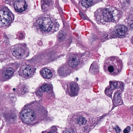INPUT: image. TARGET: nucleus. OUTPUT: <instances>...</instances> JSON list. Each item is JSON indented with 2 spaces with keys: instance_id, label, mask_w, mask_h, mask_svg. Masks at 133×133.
Here are the masks:
<instances>
[{
  "instance_id": "f257e3e1",
  "label": "nucleus",
  "mask_w": 133,
  "mask_h": 133,
  "mask_svg": "<svg viewBox=\"0 0 133 133\" xmlns=\"http://www.w3.org/2000/svg\"><path fill=\"white\" fill-rule=\"evenodd\" d=\"M41 100L38 101H33L28 104L25 105L24 108L22 109L19 116V119L21 120L24 123H26L30 125H34L37 122L35 121V113L33 110L28 108V105H32L34 108H36L42 111L41 107Z\"/></svg>"
},
{
  "instance_id": "f03ea898",
  "label": "nucleus",
  "mask_w": 133,
  "mask_h": 133,
  "mask_svg": "<svg viewBox=\"0 0 133 133\" xmlns=\"http://www.w3.org/2000/svg\"><path fill=\"white\" fill-rule=\"evenodd\" d=\"M2 14V17L0 15V23L3 26L6 27L11 25V23L14 20V16L7 7H3L0 10V14Z\"/></svg>"
},
{
  "instance_id": "7ed1b4c3",
  "label": "nucleus",
  "mask_w": 133,
  "mask_h": 133,
  "mask_svg": "<svg viewBox=\"0 0 133 133\" xmlns=\"http://www.w3.org/2000/svg\"><path fill=\"white\" fill-rule=\"evenodd\" d=\"M109 9H98L95 12L94 16L97 23L103 24L104 22H108Z\"/></svg>"
},
{
  "instance_id": "20e7f679",
  "label": "nucleus",
  "mask_w": 133,
  "mask_h": 133,
  "mask_svg": "<svg viewBox=\"0 0 133 133\" xmlns=\"http://www.w3.org/2000/svg\"><path fill=\"white\" fill-rule=\"evenodd\" d=\"M63 87L66 93L70 97H74L77 95L79 88L77 83L72 82L69 84H65L64 87L63 86Z\"/></svg>"
},
{
  "instance_id": "39448f33",
  "label": "nucleus",
  "mask_w": 133,
  "mask_h": 133,
  "mask_svg": "<svg viewBox=\"0 0 133 133\" xmlns=\"http://www.w3.org/2000/svg\"><path fill=\"white\" fill-rule=\"evenodd\" d=\"M128 28L123 25H117L114 28V31L112 32L110 36L112 38H115L117 36L120 38H122L126 34Z\"/></svg>"
},
{
  "instance_id": "423d86ee",
  "label": "nucleus",
  "mask_w": 133,
  "mask_h": 133,
  "mask_svg": "<svg viewBox=\"0 0 133 133\" xmlns=\"http://www.w3.org/2000/svg\"><path fill=\"white\" fill-rule=\"evenodd\" d=\"M3 116L6 121L10 122L16 121L17 117L16 114L14 112H9L8 108L4 107L2 108Z\"/></svg>"
},
{
  "instance_id": "0eeeda50",
  "label": "nucleus",
  "mask_w": 133,
  "mask_h": 133,
  "mask_svg": "<svg viewBox=\"0 0 133 133\" xmlns=\"http://www.w3.org/2000/svg\"><path fill=\"white\" fill-rule=\"evenodd\" d=\"M45 53L46 54L42 55V61H43L45 63H48L49 62L54 61L56 59L63 57L64 55V54H62L57 56L56 54H54L51 51L48 52L47 51Z\"/></svg>"
},
{
  "instance_id": "6e6552de",
  "label": "nucleus",
  "mask_w": 133,
  "mask_h": 133,
  "mask_svg": "<svg viewBox=\"0 0 133 133\" xmlns=\"http://www.w3.org/2000/svg\"><path fill=\"white\" fill-rule=\"evenodd\" d=\"M109 14L108 18V22L114 21H117L119 20L122 17L123 12L121 11L115 10L111 12L109 9Z\"/></svg>"
},
{
  "instance_id": "1a4fd4ad",
  "label": "nucleus",
  "mask_w": 133,
  "mask_h": 133,
  "mask_svg": "<svg viewBox=\"0 0 133 133\" xmlns=\"http://www.w3.org/2000/svg\"><path fill=\"white\" fill-rule=\"evenodd\" d=\"M105 64L108 65H114L118 73L121 71L122 67V62L121 61H118L116 57H111L108 58L105 61Z\"/></svg>"
},
{
  "instance_id": "9d476101",
  "label": "nucleus",
  "mask_w": 133,
  "mask_h": 133,
  "mask_svg": "<svg viewBox=\"0 0 133 133\" xmlns=\"http://www.w3.org/2000/svg\"><path fill=\"white\" fill-rule=\"evenodd\" d=\"M26 47V45L25 43L19 45L16 49L12 50L13 55L18 59L20 58L24 54Z\"/></svg>"
},
{
  "instance_id": "9b49d317",
  "label": "nucleus",
  "mask_w": 133,
  "mask_h": 133,
  "mask_svg": "<svg viewBox=\"0 0 133 133\" xmlns=\"http://www.w3.org/2000/svg\"><path fill=\"white\" fill-rule=\"evenodd\" d=\"M68 63L69 67L76 70L78 66L80 63V60L77 55L73 54L70 56L68 60Z\"/></svg>"
},
{
  "instance_id": "f8f14e48",
  "label": "nucleus",
  "mask_w": 133,
  "mask_h": 133,
  "mask_svg": "<svg viewBox=\"0 0 133 133\" xmlns=\"http://www.w3.org/2000/svg\"><path fill=\"white\" fill-rule=\"evenodd\" d=\"M36 69L35 68L27 66L22 70L23 77L25 78H29L32 77L35 72Z\"/></svg>"
},
{
  "instance_id": "ddd939ff",
  "label": "nucleus",
  "mask_w": 133,
  "mask_h": 133,
  "mask_svg": "<svg viewBox=\"0 0 133 133\" xmlns=\"http://www.w3.org/2000/svg\"><path fill=\"white\" fill-rule=\"evenodd\" d=\"M116 81H109L110 85L105 90V94L110 98H112V90L114 89H116Z\"/></svg>"
},
{
  "instance_id": "4468645a",
  "label": "nucleus",
  "mask_w": 133,
  "mask_h": 133,
  "mask_svg": "<svg viewBox=\"0 0 133 133\" xmlns=\"http://www.w3.org/2000/svg\"><path fill=\"white\" fill-rule=\"evenodd\" d=\"M121 92L119 90L116 91L114 93L113 97V104L115 106L121 105L122 103L121 97Z\"/></svg>"
},
{
  "instance_id": "2eb2a0df",
  "label": "nucleus",
  "mask_w": 133,
  "mask_h": 133,
  "mask_svg": "<svg viewBox=\"0 0 133 133\" xmlns=\"http://www.w3.org/2000/svg\"><path fill=\"white\" fill-rule=\"evenodd\" d=\"M70 72L69 66L67 64H63L60 66L58 72L61 76H65L69 74Z\"/></svg>"
},
{
  "instance_id": "dca6fc26",
  "label": "nucleus",
  "mask_w": 133,
  "mask_h": 133,
  "mask_svg": "<svg viewBox=\"0 0 133 133\" xmlns=\"http://www.w3.org/2000/svg\"><path fill=\"white\" fill-rule=\"evenodd\" d=\"M14 72V70L13 68H7L3 71L2 74V76L3 78L6 79H9L12 77Z\"/></svg>"
},
{
  "instance_id": "f3484780",
  "label": "nucleus",
  "mask_w": 133,
  "mask_h": 133,
  "mask_svg": "<svg viewBox=\"0 0 133 133\" xmlns=\"http://www.w3.org/2000/svg\"><path fill=\"white\" fill-rule=\"evenodd\" d=\"M44 16H43L42 18V32H45L46 30V29L48 28L50 23H51V22L50 21V19L48 17V15L45 16L44 15Z\"/></svg>"
},
{
  "instance_id": "a211bd4d",
  "label": "nucleus",
  "mask_w": 133,
  "mask_h": 133,
  "mask_svg": "<svg viewBox=\"0 0 133 133\" xmlns=\"http://www.w3.org/2000/svg\"><path fill=\"white\" fill-rule=\"evenodd\" d=\"M59 26V24L58 23L56 22L54 23L51 22V23H50L49 27L47 28H46V31L45 32L48 33L50 31L52 33H53L54 32L57 31L58 30Z\"/></svg>"
},
{
  "instance_id": "6ab92c4d",
  "label": "nucleus",
  "mask_w": 133,
  "mask_h": 133,
  "mask_svg": "<svg viewBox=\"0 0 133 133\" xmlns=\"http://www.w3.org/2000/svg\"><path fill=\"white\" fill-rule=\"evenodd\" d=\"M51 4H52V1L51 0H43V5L42 4V12H43L44 13L43 14H42V15H43L42 16V18L43 17V16H44V15L45 16L47 15V7L49 5Z\"/></svg>"
},
{
  "instance_id": "aec40b11",
  "label": "nucleus",
  "mask_w": 133,
  "mask_h": 133,
  "mask_svg": "<svg viewBox=\"0 0 133 133\" xmlns=\"http://www.w3.org/2000/svg\"><path fill=\"white\" fill-rule=\"evenodd\" d=\"M42 60V53L38 54L34 56L32 58L28 60V62L30 63L37 64L40 63Z\"/></svg>"
},
{
  "instance_id": "412c9836",
  "label": "nucleus",
  "mask_w": 133,
  "mask_h": 133,
  "mask_svg": "<svg viewBox=\"0 0 133 133\" xmlns=\"http://www.w3.org/2000/svg\"><path fill=\"white\" fill-rule=\"evenodd\" d=\"M41 19L42 18L40 17L35 18L34 19V21L35 22V25L38 26V27L37 28V31L40 34L42 33V21H41Z\"/></svg>"
},
{
  "instance_id": "4be33fe9",
  "label": "nucleus",
  "mask_w": 133,
  "mask_h": 133,
  "mask_svg": "<svg viewBox=\"0 0 133 133\" xmlns=\"http://www.w3.org/2000/svg\"><path fill=\"white\" fill-rule=\"evenodd\" d=\"M52 76L51 72L50 70L46 68L42 69V76L44 78L49 79L52 77Z\"/></svg>"
},
{
  "instance_id": "5701e85b",
  "label": "nucleus",
  "mask_w": 133,
  "mask_h": 133,
  "mask_svg": "<svg viewBox=\"0 0 133 133\" xmlns=\"http://www.w3.org/2000/svg\"><path fill=\"white\" fill-rule=\"evenodd\" d=\"M109 65V66L108 67V71L112 73V75H116L118 73L115 67H114V65H108L107 64H105V62L104 66H107V65Z\"/></svg>"
},
{
  "instance_id": "b1692460",
  "label": "nucleus",
  "mask_w": 133,
  "mask_h": 133,
  "mask_svg": "<svg viewBox=\"0 0 133 133\" xmlns=\"http://www.w3.org/2000/svg\"><path fill=\"white\" fill-rule=\"evenodd\" d=\"M42 121H46L50 120V118L48 116V111L45 109L44 107L42 106Z\"/></svg>"
},
{
  "instance_id": "393cba45",
  "label": "nucleus",
  "mask_w": 133,
  "mask_h": 133,
  "mask_svg": "<svg viewBox=\"0 0 133 133\" xmlns=\"http://www.w3.org/2000/svg\"><path fill=\"white\" fill-rule=\"evenodd\" d=\"M99 66L95 62L92 63L90 66L89 71L91 72L96 73L98 71Z\"/></svg>"
},
{
  "instance_id": "a878e982",
  "label": "nucleus",
  "mask_w": 133,
  "mask_h": 133,
  "mask_svg": "<svg viewBox=\"0 0 133 133\" xmlns=\"http://www.w3.org/2000/svg\"><path fill=\"white\" fill-rule=\"evenodd\" d=\"M76 124H79V125H85L87 122L85 118L82 116H79L77 117L76 119Z\"/></svg>"
},
{
  "instance_id": "bb28decb",
  "label": "nucleus",
  "mask_w": 133,
  "mask_h": 133,
  "mask_svg": "<svg viewBox=\"0 0 133 133\" xmlns=\"http://www.w3.org/2000/svg\"><path fill=\"white\" fill-rule=\"evenodd\" d=\"M52 89L51 86L48 84L46 83L45 84H44L42 85V90H43V92H50L51 94H52Z\"/></svg>"
},
{
  "instance_id": "cd10ccee",
  "label": "nucleus",
  "mask_w": 133,
  "mask_h": 133,
  "mask_svg": "<svg viewBox=\"0 0 133 133\" xmlns=\"http://www.w3.org/2000/svg\"><path fill=\"white\" fill-rule=\"evenodd\" d=\"M66 33L65 31L64 30H62L59 32L58 37L60 41H62L65 38Z\"/></svg>"
},
{
  "instance_id": "c85d7f7f",
  "label": "nucleus",
  "mask_w": 133,
  "mask_h": 133,
  "mask_svg": "<svg viewBox=\"0 0 133 133\" xmlns=\"http://www.w3.org/2000/svg\"><path fill=\"white\" fill-rule=\"evenodd\" d=\"M133 15L130 16H128L127 19V22L128 24V26L129 29H131L133 28V19L132 17Z\"/></svg>"
},
{
  "instance_id": "c756f323",
  "label": "nucleus",
  "mask_w": 133,
  "mask_h": 133,
  "mask_svg": "<svg viewBox=\"0 0 133 133\" xmlns=\"http://www.w3.org/2000/svg\"><path fill=\"white\" fill-rule=\"evenodd\" d=\"M111 33H110L109 35L108 34H103V36L101 37L100 38L101 41L102 42H104L109 39L112 38H111V37L110 36Z\"/></svg>"
},
{
  "instance_id": "7c9ffc66",
  "label": "nucleus",
  "mask_w": 133,
  "mask_h": 133,
  "mask_svg": "<svg viewBox=\"0 0 133 133\" xmlns=\"http://www.w3.org/2000/svg\"><path fill=\"white\" fill-rule=\"evenodd\" d=\"M117 89H120L122 91H123L124 89V84L123 83L119 81H116Z\"/></svg>"
},
{
  "instance_id": "2f4dec72",
  "label": "nucleus",
  "mask_w": 133,
  "mask_h": 133,
  "mask_svg": "<svg viewBox=\"0 0 133 133\" xmlns=\"http://www.w3.org/2000/svg\"><path fill=\"white\" fill-rule=\"evenodd\" d=\"M36 91L35 92L36 96L38 97H42V86H40L39 88H37Z\"/></svg>"
},
{
  "instance_id": "473e14b6",
  "label": "nucleus",
  "mask_w": 133,
  "mask_h": 133,
  "mask_svg": "<svg viewBox=\"0 0 133 133\" xmlns=\"http://www.w3.org/2000/svg\"><path fill=\"white\" fill-rule=\"evenodd\" d=\"M24 66L20 67L19 68V70L18 71L17 76L18 77H21L23 76L22 70L23 69Z\"/></svg>"
},
{
  "instance_id": "72a5a7b5",
  "label": "nucleus",
  "mask_w": 133,
  "mask_h": 133,
  "mask_svg": "<svg viewBox=\"0 0 133 133\" xmlns=\"http://www.w3.org/2000/svg\"><path fill=\"white\" fill-rule=\"evenodd\" d=\"M14 9L15 11L16 12L18 13V14H24V13H22V12H23V9L22 7H21L19 9L17 6H16V7H14Z\"/></svg>"
},
{
  "instance_id": "f704fd0d",
  "label": "nucleus",
  "mask_w": 133,
  "mask_h": 133,
  "mask_svg": "<svg viewBox=\"0 0 133 133\" xmlns=\"http://www.w3.org/2000/svg\"><path fill=\"white\" fill-rule=\"evenodd\" d=\"M51 129L47 133H57V129L55 125L52 126L51 128Z\"/></svg>"
},
{
  "instance_id": "c9c22d12",
  "label": "nucleus",
  "mask_w": 133,
  "mask_h": 133,
  "mask_svg": "<svg viewBox=\"0 0 133 133\" xmlns=\"http://www.w3.org/2000/svg\"><path fill=\"white\" fill-rule=\"evenodd\" d=\"M72 38L71 36H69L67 41L66 42V45L65 46L66 47H68L69 46L70 44L72 42Z\"/></svg>"
},
{
  "instance_id": "e433bc0d",
  "label": "nucleus",
  "mask_w": 133,
  "mask_h": 133,
  "mask_svg": "<svg viewBox=\"0 0 133 133\" xmlns=\"http://www.w3.org/2000/svg\"><path fill=\"white\" fill-rule=\"evenodd\" d=\"M26 88L24 87H22L20 91H19V95L20 96H22V95H24L25 93L26 92Z\"/></svg>"
},
{
  "instance_id": "4c0bfd02",
  "label": "nucleus",
  "mask_w": 133,
  "mask_h": 133,
  "mask_svg": "<svg viewBox=\"0 0 133 133\" xmlns=\"http://www.w3.org/2000/svg\"><path fill=\"white\" fill-rule=\"evenodd\" d=\"M63 133H75L73 129L70 128L63 131Z\"/></svg>"
},
{
  "instance_id": "58836bf2",
  "label": "nucleus",
  "mask_w": 133,
  "mask_h": 133,
  "mask_svg": "<svg viewBox=\"0 0 133 133\" xmlns=\"http://www.w3.org/2000/svg\"><path fill=\"white\" fill-rule=\"evenodd\" d=\"M81 4L83 6L85 7L86 8H88V3L86 1V0H82Z\"/></svg>"
},
{
  "instance_id": "ea45409f",
  "label": "nucleus",
  "mask_w": 133,
  "mask_h": 133,
  "mask_svg": "<svg viewBox=\"0 0 133 133\" xmlns=\"http://www.w3.org/2000/svg\"><path fill=\"white\" fill-rule=\"evenodd\" d=\"M16 35L17 37L18 36L19 38L21 40L23 39L24 38H25V37L24 36L23 33L22 32H19Z\"/></svg>"
},
{
  "instance_id": "a19ab883",
  "label": "nucleus",
  "mask_w": 133,
  "mask_h": 133,
  "mask_svg": "<svg viewBox=\"0 0 133 133\" xmlns=\"http://www.w3.org/2000/svg\"><path fill=\"white\" fill-rule=\"evenodd\" d=\"M131 130V127L128 126L123 130V133H129Z\"/></svg>"
},
{
  "instance_id": "79ce46f5",
  "label": "nucleus",
  "mask_w": 133,
  "mask_h": 133,
  "mask_svg": "<svg viewBox=\"0 0 133 133\" xmlns=\"http://www.w3.org/2000/svg\"><path fill=\"white\" fill-rule=\"evenodd\" d=\"M92 38H89V40L91 41L92 42L96 39L98 38L96 35L94 34H92Z\"/></svg>"
},
{
  "instance_id": "37998d69",
  "label": "nucleus",
  "mask_w": 133,
  "mask_h": 133,
  "mask_svg": "<svg viewBox=\"0 0 133 133\" xmlns=\"http://www.w3.org/2000/svg\"><path fill=\"white\" fill-rule=\"evenodd\" d=\"M116 128H113V129L115 130L117 133H120L121 131V129L117 125H115Z\"/></svg>"
},
{
  "instance_id": "c03bdc74",
  "label": "nucleus",
  "mask_w": 133,
  "mask_h": 133,
  "mask_svg": "<svg viewBox=\"0 0 133 133\" xmlns=\"http://www.w3.org/2000/svg\"><path fill=\"white\" fill-rule=\"evenodd\" d=\"M89 123L90 125V126L91 127H92L94 126V127H95L97 124L96 123H95V120H93V121L91 122L90 121Z\"/></svg>"
},
{
  "instance_id": "a18cd8bd",
  "label": "nucleus",
  "mask_w": 133,
  "mask_h": 133,
  "mask_svg": "<svg viewBox=\"0 0 133 133\" xmlns=\"http://www.w3.org/2000/svg\"><path fill=\"white\" fill-rule=\"evenodd\" d=\"M52 94H51L50 92H47V96L48 97H54L55 95L54 94L53 92L52 91Z\"/></svg>"
},
{
  "instance_id": "49530a36",
  "label": "nucleus",
  "mask_w": 133,
  "mask_h": 133,
  "mask_svg": "<svg viewBox=\"0 0 133 133\" xmlns=\"http://www.w3.org/2000/svg\"><path fill=\"white\" fill-rule=\"evenodd\" d=\"M86 1L88 3V5H89L88 7L91 6L93 4V0H86Z\"/></svg>"
},
{
  "instance_id": "de8ad7c7",
  "label": "nucleus",
  "mask_w": 133,
  "mask_h": 133,
  "mask_svg": "<svg viewBox=\"0 0 133 133\" xmlns=\"http://www.w3.org/2000/svg\"><path fill=\"white\" fill-rule=\"evenodd\" d=\"M4 41H5V42L8 43L9 42V39L6 35L5 34L4 35Z\"/></svg>"
},
{
  "instance_id": "09e8293b",
  "label": "nucleus",
  "mask_w": 133,
  "mask_h": 133,
  "mask_svg": "<svg viewBox=\"0 0 133 133\" xmlns=\"http://www.w3.org/2000/svg\"><path fill=\"white\" fill-rule=\"evenodd\" d=\"M24 5L23 7V8H24V10H23V12L24 11H25L27 9V6H28V5L26 4V1L25 0H24Z\"/></svg>"
},
{
  "instance_id": "8fccbe9b",
  "label": "nucleus",
  "mask_w": 133,
  "mask_h": 133,
  "mask_svg": "<svg viewBox=\"0 0 133 133\" xmlns=\"http://www.w3.org/2000/svg\"><path fill=\"white\" fill-rule=\"evenodd\" d=\"M130 111L131 112L132 116H133V105L131 106L130 107Z\"/></svg>"
},
{
  "instance_id": "3c124183",
  "label": "nucleus",
  "mask_w": 133,
  "mask_h": 133,
  "mask_svg": "<svg viewBox=\"0 0 133 133\" xmlns=\"http://www.w3.org/2000/svg\"><path fill=\"white\" fill-rule=\"evenodd\" d=\"M80 16L82 18H83V19H85L86 17L82 13H81Z\"/></svg>"
},
{
  "instance_id": "603ef678",
  "label": "nucleus",
  "mask_w": 133,
  "mask_h": 133,
  "mask_svg": "<svg viewBox=\"0 0 133 133\" xmlns=\"http://www.w3.org/2000/svg\"><path fill=\"white\" fill-rule=\"evenodd\" d=\"M74 122V120L73 119H71L70 120H69V123L70 124H72H72H73L74 123L73 122Z\"/></svg>"
},
{
  "instance_id": "864d4df0",
  "label": "nucleus",
  "mask_w": 133,
  "mask_h": 133,
  "mask_svg": "<svg viewBox=\"0 0 133 133\" xmlns=\"http://www.w3.org/2000/svg\"><path fill=\"white\" fill-rule=\"evenodd\" d=\"M37 44L39 46L42 45V41L41 40L38 41Z\"/></svg>"
},
{
  "instance_id": "5fc2aeb1",
  "label": "nucleus",
  "mask_w": 133,
  "mask_h": 133,
  "mask_svg": "<svg viewBox=\"0 0 133 133\" xmlns=\"http://www.w3.org/2000/svg\"><path fill=\"white\" fill-rule=\"evenodd\" d=\"M19 64H16L15 65L16 69H17L19 67Z\"/></svg>"
},
{
  "instance_id": "6e6d98bb",
  "label": "nucleus",
  "mask_w": 133,
  "mask_h": 133,
  "mask_svg": "<svg viewBox=\"0 0 133 133\" xmlns=\"http://www.w3.org/2000/svg\"><path fill=\"white\" fill-rule=\"evenodd\" d=\"M93 120H95L94 119H92V118H90L89 119V123L90 121H93Z\"/></svg>"
},
{
  "instance_id": "4d7b16f0",
  "label": "nucleus",
  "mask_w": 133,
  "mask_h": 133,
  "mask_svg": "<svg viewBox=\"0 0 133 133\" xmlns=\"http://www.w3.org/2000/svg\"><path fill=\"white\" fill-rule=\"evenodd\" d=\"M105 116H104V115H103V116H101L100 117H99V118H100V120H101V119H103V118Z\"/></svg>"
},
{
  "instance_id": "13d9d810",
  "label": "nucleus",
  "mask_w": 133,
  "mask_h": 133,
  "mask_svg": "<svg viewBox=\"0 0 133 133\" xmlns=\"http://www.w3.org/2000/svg\"><path fill=\"white\" fill-rule=\"evenodd\" d=\"M125 82L126 81L128 83H129V79H128V78L126 79H125Z\"/></svg>"
},
{
  "instance_id": "bf43d9fd",
  "label": "nucleus",
  "mask_w": 133,
  "mask_h": 133,
  "mask_svg": "<svg viewBox=\"0 0 133 133\" xmlns=\"http://www.w3.org/2000/svg\"><path fill=\"white\" fill-rule=\"evenodd\" d=\"M40 73L42 75V69H41L40 70Z\"/></svg>"
},
{
  "instance_id": "052dcab7",
  "label": "nucleus",
  "mask_w": 133,
  "mask_h": 133,
  "mask_svg": "<svg viewBox=\"0 0 133 133\" xmlns=\"http://www.w3.org/2000/svg\"><path fill=\"white\" fill-rule=\"evenodd\" d=\"M76 81H78V77H76Z\"/></svg>"
},
{
  "instance_id": "680f3d73",
  "label": "nucleus",
  "mask_w": 133,
  "mask_h": 133,
  "mask_svg": "<svg viewBox=\"0 0 133 133\" xmlns=\"http://www.w3.org/2000/svg\"><path fill=\"white\" fill-rule=\"evenodd\" d=\"M16 89L15 88H13L12 89V90L13 91H15L16 90Z\"/></svg>"
},
{
  "instance_id": "e2e57ef3",
  "label": "nucleus",
  "mask_w": 133,
  "mask_h": 133,
  "mask_svg": "<svg viewBox=\"0 0 133 133\" xmlns=\"http://www.w3.org/2000/svg\"><path fill=\"white\" fill-rule=\"evenodd\" d=\"M114 108V107H112V110Z\"/></svg>"
},
{
  "instance_id": "0e129e2a",
  "label": "nucleus",
  "mask_w": 133,
  "mask_h": 133,
  "mask_svg": "<svg viewBox=\"0 0 133 133\" xmlns=\"http://www.w3.org/2000/svg\"><path fill=\"white\" fill-rule=\"evenodd\" d=\"M10 97L11 98H13L14 97H11V96H10Z\"/></svg>"
},
{
  "instance_id": "69168bd1",
  "label": "nucleus",
  "mask_w": 133,
  "mask_h": 133,
  "mask_svg": "<svg viewBox=\"0 0 133 133\" xmlns=\"http://www.w3.org/2000/svg\"><path fill=\"white\" fill-rule=\"evenodd\" d=\"M42 133H43L44 132L43 131H42Z\"/></svg>"
},
{
  "instance_id": "338daca9",
  "label": "nucleus",
  "mask_w": 133,
  "mask_h": 133,
  "mask_svg": "<svg viewBox=\"0 0 133 133\" xmlns=\"http://www.w3.org/2000/svg\"><path fill=\"white\" fill-rule=\"evenodd\" d=\"M85 128H86V127H87L86 126H85Z\"/></svg>"
},
{
  "instance_id": "774afa93",
  "label": "nucleus",
  "mask_w": 133,
  "mask_h": 133,
  "mask_svg": "<svg viewBox=\"0 0 133 133\" xmlns=\"http://www.w3.org/2000/svg\"><path fill=\"white\" fill-rule=\"evenodd\" d=\"M132 85H133V82L132 83Z\"/></svg>"
}]
</instances>
